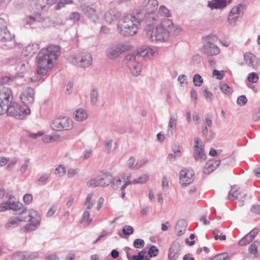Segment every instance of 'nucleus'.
I'll list each match as a JSON object with an SVG mask.
<instances>
[{
	"label": "nucleus",
	"mask_w": 260,
	"mask_h": 260,
	"mask_svg": "<svg viewBox=\"0 0 260 260\" xmlns=\"http://www.w3.org/2000/svg\"><path fill=\"white\" fill-rule=\"evenodd\" d=\"M60 52V47L51 45L47 48L42 49L38 53L37 73L39 75H46L54 66V61Z\"/></svg>",
	"instance_id": "1"
},
{
	"label": "nucleus",
	"mask_w": 260,
	"mask_h": 260,
	"mask_svg": "<svg viewBox=\"0 0 260 260\" xmlns=\"http://www.w3.org/2000/svg\"><path fill=\"white\" fill-rule=\"evenodd\" d=\"M182 30L180 26L174 23L171 19L165 18L148 36L153 42H161L167 41L170 36L178 35Z\"/></svg>",
	"instance_id": "2"
},
{
	"label": "nucleus",
	"mask_w": 260,
	"mask_h": 260,
	"mask_svg": "<svg viewBox=\"0 0 260 260\" xmlns=\"http://www.w3.org/2000/svg\"><path fill=\"white\" fill-rule=\"evenodd\" d=\"M144 14L124 13L118 19L117 27L119 33L124 37L133 36L136 34L143 23Z\"/></svg>",
	"instance_id": "3"
},
{
	"label": "nucleus",
	"mask_w": 260,
	"mask_h": 260,
	"mask_svg": "<svg viewBox=\"0 0 260 260\" xmlns=\"http://www.w3.org/2000/svg\"><path fill=\"white\" fill-rule=\"evenodd\" d=\"M80 8L83 13L94 22H98L102 17L103 11L100 5L83 4L80 6Z\"/></svg>",
	"instance_id": "4"
},
{
	"label": "nucleus",
	"mask_w": 260,
	"mask_h": 260,
	"mask_svg": "<svg viewBox=\"0 0 260 260\" xmlns=\"http://www.w3.org/2000/svg\"><path fill=\"white\" fill-rule=\"evenodd\" d=\"M138 56L135 53H131L126 55L124 58L125 64L131 73L135 76L140 75L142 70V65Z\"/></svg>",
	"instance_id": "5"
},
{
	"label": "nucleus",
	"mask_w": 260,
	"mask_h": 260,
	"mask_svg": "<svg viewBox=\"0 0 260 260\" xmlns=\"http://www.w3.org/2000/svg\"><path fill=\"white\" fill-rule=\"evenodd\" d=\"M69 61L74 65L80 68H86L91 65L92 57L88 52H82L77 55H71L68 58Z\"/></svg>",
	"instance_id": "6"
},
{
	"label": "nucleus",
	"mask_w": 260,
	"mask_h": 260,
	"mask_svg": "<svg viewBox=\"0 0 260 260\" xmlns=\"http://www.w3.org/2000/svg\"><path fill=\"white\" fill-rule=\"evenodd\" d=\"M50 126L53 131H68L73 127V122L67 117H58L51 120Z\"/></svg>",
	"instance_id": "7"
},
{
	"label": "nucleus",
	"mask_w": 260,
	"mask_h": 260,
	"mask_svg": "<svg viewBox=\"0 0 260 260\" xmlns=\"http://www.w3.org/2000/svg\"><path fill=\"white\" fill-rule=\"evenodd\" d=\"M6 112L8 115L13 116L17 119H23L25 116L30 113L29 109L26 110L16 103L10 102L7 105Z\"/></svg>",
	"instance_id": "8"
},
{
	"label": "nucleus",
	"mask_w": 260,
	"mask_h": 260,
	"mask_svg": "<svg viewBox=\"0 0 260 260\" xmlns=\"http://www.w3.org/2000/svg\"><path fill=\"white\" fill-rule=\"evenodd\" d=\"M128 49L127 45L122 44H115L108 47L105 51V54L109 59L115 60Z\"/></svg>",
	"instance_id": "9"
},
{
	"label": "nucleus",
	"mask_w": 260,
	"mask_h": 260,
	"mask_svg": "<svg viewBox=\"0 0 260 260\" xmlns=\"http://www.w3.org/2000/svg\"><path fill=\"white\" fill-rule=\"evenodd\" d=\"M194 171L190 168H184L180 172V183L182 185L187 186L193 181Z\"/></svg>",
	"instance_id": "10"
},
{
	"label": "nucleus",
	"mask_w": 260,
	"mask_h": 260,
	"mask_svg": "<svg viewBox=\"0 0 260 260\" xmlns=\"http://www.w3.org/2000/svg\"><path fill=\"white\" fill-rule=\"evenodd\" d=\"M204 145L202 142H199V139H194V157L196 161L203 162L206 159V154L204 149Z\"/></svg>",
	"instance_id": "11"
},
{
	"label": "nucleus",
	"mask_w": 260,
	"mask_h": 260,
	"mask_svg": "<svg viewBox=\"0 0 260 260\" xmlns=\"http://www.w3.org/2000/svg\"><path fill=\"white\" fill-rule=\"evenodd\" d=\"M21 101L26 105L33 104L35 101V93L34 89L29 87L23 89L20 96Z\"/></svg>",
	"instance_id": "12"
},
{
	"label": "nucleus",
	"mask_w": 260,
	"mask_h": 260,
	"mask_svg": "<svg viewBox=\"0 0 260 260\" xmlns=\"http://www.w3.org/2000/svg\"><path fill=\"white\" fill-rule=\"evenodd\" d=\"M30 5L38 11L46 10L55 4L56 0H29Z\"/></svg>",
	"instance_id": "13"
},
{
	"label": "nucleus",
	"mask_w": 260,
	"mask_h": 260,
	"mask_svg": "<svg viewBox=\"0 0 260 260\" xmlns=\"http://www.w3.org/2000/svg\"><path fill=\"white\" fill-rule=\"evenodd\" d=\"M202 52L209 56L216 55L220 53V49L214 44L207 41L203 46Z\"/></svg>",
	"instance_id": "14"
},
{
	"label": "nucleus",
	"mask_w": 260,
	"mask_h": 260,
	"mask_svg": "<svg viewBox=\"0 0 260 260\" xmlns=\"http://www.w3.org/2000/svg\"><path fill=\"white\" fill-rule=\"evenodd\" d=\"M180 244L179 241L175 240L171 245L168 251V258L170 260H176L179 255Z\"/></svg>",
	"instance_id": "15"
},
{
	"label": "nucleus",
	"mask_w": 260,
	"mask_h": 260,
	"mask_svg": "<svg viewBox=\"0 0 260 260\" xmlns=\"http://www.w3.org/2000/svg\"><path fill=\"white\" fill-rule=\"evenodd\" d=\"M104 18L107 23L112 24L121 18L120 13L116 9L112 8L105 13Z\"/></svg>",
	"instance_id": "16"
},
{
	"label": "nucleus",
	"mask_w": 260,
	"mask_h": 260,
	"mask_svg": "<svg viewBox=\"0 0 260 260\" xmlns=\"http://www.w3.org/2000/svg\"><path fill=\"white\" fill-rule=\"evenodd\" d=\"M158 2L157 0H144L142 3V11L140 12H156Z\"/></svg>",
	"instance_id": "17"
},
{
	"label": "nucleus",
	"mask_w": 260,
	"mask_h": 260,
	"mask_svg": "<svg viewBox=\"0 0 260 260\" xmlns=\"http://www.w3.org/2000/svg\"><path fill=\"white\" fill-rule=\"evenodd\" d=\"M144 14L143 23L144 22L147 25L151 26L157 23L158 21V16L156 12H139Z\"/></svg>",
	"instance_id": "18"
},
{
	"label": "nucleus",
	"mask_w": 260,
	"mask_h": 260,
	"mask_svg": "<svg viewBox=\"0 0 260 260\" xmlns=\"http://www.w3.org/2000/svg\"><path fill=\"white\" fill-rule=\"evenodd\" d=\"M244 59L247 65L252 69H255L259 65L258 58L254 54L250 52L245 53L244 54Z\"/></svg>",
	"instance_id": "19"
},
{
	"label": "nucleus",
	"mask_w": 260,
	"mask_h": 260,
	"mask_svg": "<svg viewBox=\"0 0 260 260\" xmlns=\"http://www.w3.org/2000/svg\"><path fill=\"white\" fill-rule=\"evenodd\" d=\"M243 6L242 5H239L233 8L229 14L228 20L230 23L234 22L243 13Z\"/></svg>",
	"instance_id": "20"
},
{
	"label": "nucleus",
	"mask_w": 260,
	"mask_h": 260,
	"mask_svg": "<svg viewBox=\"0 0 260 260\" xmlns=\"http://www.w3.org/2000/svg\"><path fill=\"white\" fill-rule=\"evenodd\" d=\"M0 99L7 105L9 104L13 99L11 90L6 87H3L0 89Z\"/></svg>",
	"instance_id": "21"
},
{
	"label": "nucleus",
	"mask_w": 260,
	"mask_h": 260,
	"mask_svg": "<svg viewBox=\"0 0 260 260\" xmlns=\"http://www.w3.org/2000/svg\"><path fill=\"white\" fill-rule=\"evenodd\" d=\"M154 53L152 48L144 46L138 49L137 53H134L138 56V58L140 59V57L150 58L153 55Z\"/></svg>",
	"instance_id": "22"
},
{
	"label": "nucleus",
	"mask_w": 260,
	"mask_h": 260,
	"mask_svg": "<svg viewBox=\"0 0 260 260\" xmlns=\"http://www.w3.org/2000/svg\"><path fill=\"white\" fill-rule=\"evenodd\" d=\"M220 163L219 159H212L209 160L205 165L203 172L206 174H209L214 171Z\"/></svg>",
	"instance_id": "23"
},
{
	"label": "nucleus",
	"mask_w": 260,
	"mask_h": 260,
	"mask_svg": "<svg viewBox=\"0 0 260 260\" xmlns=\"http://www.w3.org/2000/svg\"><path fill=\"white\" fill-rule=\"evenodd\" d=\"M231 2V0H212L208 2V6L211 9H222Z\"/></svg>",
	"instance_id": "24"
},
{
	"label": "nucleus",
	"mask_w": 260,
	"mask_h": 260,
	"mask_svg": "<svg viewBox=\"0 0 260 260\" xmlns=\"http://www.w3.org/2000/svg\"><path fill=\"white\" fill-rule=\"evenodd\" d=\"M149 176L146 174H142L137 179H134L132 181H126L121 186V189H125L128 185L131 184H144L146 183L149 179Z\"/></svg>",
	"instance_id": "25"
},
{
	"label": "nucleus",
	"mask_w": 260,
	"mask_h": 260,
	"mask_svg": "<svg viewBox=\"0 0 260 260\" xmlns=\"http://www.w3.org/2000/svg\"><path fill=\"white\" fill-rule=\"evenodd\" d=\"M26 219V218L22 217L10 218L6 223L5 227L8 230L12 229L18 226L21 221H25Z\"/></svg>",
	"instance_id": "26"
},
{
	"label": "nucleus",
	"mask_w": 260,
	"mask_h": 260,
	"mask_svg": "<svg viewBox=\"0 0 260 260\" xmlns=\"http://www.w3.org/2000/svg\"><path fill=\"white\" fill-rule=\"evenodd\" d=\"M98 177L103 187L108 186L112 182V175L108 172H104L102 175L98 176Z\"/></svg>",
	"instance_id": "27"
},
{
	"label": "nucleus",
	"mask_w": 260,
	"mask_h": 260,
	"mask_svg": "<svg viewBox=\"0 0 260 260\" xmlns=\"http://www.w3.org/2000/svg\"><path fill=\"white\" fill-rule=\"evenodd\" d=\"M187 227L186 221L184 219H180L177 222L175 226V232L178 236L182 235L185 232Z\"/></svg>",
	"instance_id": "28"
},
{
	"label": "nucleus",
	"mask_w": 260,
	"mask_h": 260,
	"mask_svg": "<svg viewBox=\"0 0 260 260\" xmlns=\"http://www.w3.org/2000/svg\"><path fill=\"white\" fill-rule=\"evenodd\" d=\"M177 116L172 115L170 117L168 129V135L172 136L174 134L173 131L176 129L177 126Z\"/></svg>",
	"instance_id": "29"
},
{
	"label": "nucleus",
	"mask_w": 260,
	"mask_h": 260,
	"mask_svg": "<svg viewBox=\"0 0 260 260\" xmlns=\"http://www.w3.org/2000/svg\"><path fill=\"white\" fill-rule=\"evenodd\" d=\"M9 209L12 210L16 212H19L20 213H23L26 210V208L23 207V205L20 202H11L8 201Z\"/></svg>",
	"instance_id": "30"
},
{
	"label": "nucleus",
	"mask_w": 260,
	"mask_h": 260,
	"mask_svg": "<svg viewBox=\"0 0 260 260\" xmlns=\"http://www.w3.org/2000/svg\"><path fill=\"white\" fill-rule=\"evenodd\" d=\"M75 119L78 121H82L88 117V114L86 111L83 109H79L76 110L74 113Z\"/></svg>",
	"instance_id": "31"
},
{
	"label": "nucleus",
	"mask_w": 260,
	"mask_h": 260,
	"mask_svg": "<svg viewBox=\"0 0 260 260\" xmlns=\"http://www.w3.org/2000/svg\"><path fill=\"white\" fill-rule=\"evenodd\" d=\"M239 187L235 185L231 187V190L229 191L228 198L231 201H234L238 198V195L239 194Z\"/></svg>",
	"instance_id": "32"
},
{
	"label": "nucleus",
	"mask_w": 260,
	"mask_h": 260,
	"mask_svg": "<svg viewBox=\"0 0 260 260\" xmlns=\"http://www.w3.org/2000/svg\"><path fill=\"white\" fill-rule=\"evenodd\" d=\"M12 37L7 28L0 30V41L7 42L11 40Z\"/></svg>",
	"instance_id": "33"
},
{
	"label": "nucleus",
	"mask_w": 260,
	"mask_h": 260,
	"mask_svg": "<svg viewBox=\"0 0 260 260\" xmlns=\"http://www.w3.org/2000/svg\"><path fill=\"white\" fill-rule=\"evenodd\" d=\"M259 244V242L255 240L250 245L248 248L249 252L251 254H254V256L256 257H258L257 248Z\"/></svg>",
	"instance_id": "34"
},
{
	"label": "nucleus",
	"mask_w": 260,
	"mask_h": 260,
	"mask_svg": "<svg viewBox=\"0 0 260 260\" xmlns=\"http://www.w3.org/2000/svg\"><path fill=\"white\" fill-rule=\"evenodd\" d=\"M59 135L54 134L53 135H46L42 138V140L45 143H52L57 141L59 139Z\"/></svg>",
	"instance_id": "35"
},
{
	"label": "nucleus",
	"mask_w": 260,
	"mask_h": 260,
	"mask_svg": "<svg viewBox=\"0 0 260 260\" xmlns=\"http://www.w3.org/2000/svg\"><path fill=\"white\" fill-rule=\"evenodd\" d=\"M99 91L96 89H93L90 93V101L92 105H95L98 101Z\"/></svg>",
	"instance_id": "36"
},
{
	"label": "nucleus",
	"mask_w": 260,
	"mask_h": 260,
	"mask_svg": "<svg viewBox=\"0 0 260 260\" xmlns=\"http://www.w3.org/2000/svg\"><path fill=\"white\" fill-rule=\"evenodd\" d=\"M92 221V219L90 217V213L88 210H86L83 213L80 223L85 222L86 226L88 225Z\"/></svg>",
	"instance_id": "37"
},
{
	"label": "nucleus",
	"mask_w": 260,
	"mask_h": 260,
	"mask_svg": "<svg viewBox=\"0 0 260 260\" xmlns=\"http://www.w3.org/2000/svg\"><path fill=\"white\" fill-rule=\"evenodd\" d=\"M87 186L89 187H95L97 186H102V184L100 182V180L99 177L97 176L95 178L90 179L87 182Z\"/></svg>",
	"instance_id": "38"
},
{
	"label": "nucleus",
	"mask_w": 260,
	"mask_h": 260,
	"mask_svg": "<svg viewBox=\"0 0 260 260\" xmlns=\"http://www.w3.org/2000/svg\"><path fill=\"white\" fill-rule=\"evenodd\" d=\"M93 195V192H90L88 194L86 199L85 204L87 205L86 210H88L90 209L95 204V201L92 200L91 198H92Z\"/></svg>",
	"instance_id": "39"
},
{
	"label": "nucleus",
	"mask_w": 260,
	"mask_h": 260,
	"mask_svg": "<svg viewBox=\"0 0 260 260\" xmlns=\"http://www.w3.org/2000/svg\"><path fill=\"white\" fill-rule=\"evenodd\" d=\"M113 140L106 139L104 142V151L107 153H109L115 148H113L112 147Z\"/></svg>",
	"instance_id": "40"
},
{
	"label": "nucleus",
	"mask_w": 260,
	"mask_h": 260,
	"mask_svg": "<svg viewBox=\"0 0 260 260\" xmlns=\"http://www.w3.org/2000/svg\"><path fill=\"white\" fill-rule=\"evenodd\" d=\"M80 19V14L78 12H74L71 13L67 18V20H71L74 23L78 22Z\"/></svg>",
	"instance_id": "41"
},
{
	"label": "nucleus",
	"mask_w": 260,
	"mask_h": 260,
	"mask_svg": "<svg viewBox=\"0 0 260 260\" xmlns=\"http://www.w3.org/2000/svg\"><path fill=\"white\" fill-rule=\"evenodd\" d=\"M203 94L208 102H211L214 98L213 94L206 87L203 91Z\"/></svg>",
	"instance_id": "42"
},
{
	"label": "nucleus",
	"mask_w": 260,
	"mask_h": 260,
	"mask_svg": "<svg viewBox=\"0 0 260 260\" xmlns=\"http://www.w3.org/2000/svg\"><path fill=\"white\" fill-rule=\"evenodd\" d=\"M28 62L25 60H21L17 63L16 69L20 72H23L28 67Z\"/></svg>",
	"instance_id": "43"
},
{
	"label": "nucleus",
	"mask_w": 260,
	"mask_h": 260,
	"mask_svg": "<svg viewBox=\"0 0 260 260\" xmlns=\"http://www.w3.org/2000/svg\"><path fill=\"white\" fill-rule=\"evenodd\" d=\"M193 82L195 86H201L203 83V79L199 74H195L193 77Z\"/></svg>",
	"instance_id": "44"
},
{
	"label": "nucleus",
	"mask_w": 260,
	"mask_h": 260,
	"mask_svg": "<svg viewBox=\"0 0 260 260\" xmlns=\"http://www.w3.org/2000/svg\"><path fill=\"white\" fill-rule=\"evenodd\" d=\"M213 234L215 240H225L226 239L225 235H223L221 231L218 229H215L213 232Z\"/></svg>",
	"instance_id": "45"
},
{
	"label": "nucleus",
	"mask_w": 260,
	"mask_h": 260,
	"mask_svg": "<svg viewBox=\"0 0 260 260\" xmlns=\"http://www.w3.org/2000/svg\"><path fill=\"white\" fill-rule=\"evenodd\" d=\"M49 178V175L47 174H42L37 180V183L38 185H41L46 183L47 180Z\"/></svg>",
	"instance_id": "46"
},
{
	"label": "nucleus",
	"mask_w": 260,
	"mask_h": 260,
	"mask_svg": "<svg viewBox=\"0 0 260 260\" xmlns=\"http://www.w3.org/2000/svg\"><path fill=\"white\" fill-rule=\"evenodd\" d=\"M221 90L226 94H230L232 92V89L225 83H221L220 85Z\"/></svg>",
	"instance_id": "47"
},
{
	"label": "nucleus",
	"mask_w": 260,
	"mask_h": 260,
	"mask_svg": "<svg viewBox=\"0 0 260 260\" xmlns=\"http://www.w3.org/2000/svg\"><path fill=\"white\" fill-rule=\"evenodd\" d=\"M247 80L249 82L256 83L258 80V76L257 73L253 72L248 75Z\"/></svg>",
	"instance_id": "48"
},
{
	"label": "nucleus",
	"mask_w": 260,
	"mask_h": 260,
	"mask_svg": "<svg viewBox=\"0 0 260 260\" xmlns=\"http://www.w3.org/2000/svg\"><path fill=\"white\" fill-rule=\"evenodd\" d=\"M159 13L162 16L166 17H170L171 13L170 11L164 6H161L159 9Z\"/></svg>",
	"instance_id": "49"
},
{
	"label": "nucleus",
	"mask_w": 260,
	"mask_h": 260,
	"mask_svg": "<svg viewBox=\"0 0 260 260\" xmlns=\"http://www.w3.org/2000/svg\"><path fill=\"white\" fill-rule=\"evenodd\" d=\"M121 179L119 177H116L113 178L112 176V180L111 184H112V186L115 189L116 188H118L121 183Z\"/></svg>",
	"instance_id": "50"
},
{
	"label": "nucleus",
	"mask_w": 260,
	"mask_h": 260,
	"mask_svg": "<svg viewBox=\"0 0 260 260\" xmlns=\"http://www.w3.org/2000/svg\"><path fill=\"white\" fill-rule=\"evenodd\" d=\"M73 2L72 0H60L59 3L55 6V9L58 10L61 7H63L65 5L72 4Z\"/></svg>",
	"instance_id": "51"
},
{
	"label": "nucleus",
	"mask_w": 260,
	"mask_h": 260,
	"mask_svg": "<svg viewBox=\"0 0 260 260\" xmlns=\"http://www.w3.org/2000/svg\"><path fill=\"white\" fill-rule=\"evenodd\" d=\"M213 260H230L226 253L217 254L212 258Z\"/></svg>",
	"instance_id": "52"
},
{
	"label": "nucleus",
	"mask_w": 260,
	"mask_h": 260,
	"mask_svg": "<svg viewBox=\"0 0 260 260\" xmlns=\"http://www.w3.org/2000/svg\"><path fill=\"white\" fill-rule=\"evenodd\" d=\"M66 169L62 165L58 166L55 169V173L59 176H63L66 173Z\"/></svg>",
	"instance_id": "53"
},
{
	"label": "nucleus",
	"mask_w": 260,
	"mask_h": 260,
	"mask_svg": "<svg viewBox=\"0 0 260 260\" xmlns=\"http://www.w3.org/2000/svg\"><path fill=\"white\" fill-rule=\"evenodd\" d=\"M134 246L136 248H141L144 246L145 242L141 239H137L134 242Z\"/></svg>",
	"instance_id": "54"
},
{
	"label": "nucleus",
	"mask_w": 260,
	"mask_h": 260,
	"mask_svg": "<svg viewBox=\"0 0 260 260\" xmlns=\"http://www.w3.org/2000/svg\"><path fill=\"white\" fill-rule=\"evenodd\" d=\"M146 252L144 251H141L139 252L138 255H132V257L129 258V260H144V254Z\"/></svg>",
	"instance_id": "55"
},
{
	"label": "nucleus",
	"mask_w": 260,
	"mask_h": 260,
	"mask_svg": "<svg viewBox=\"0 0 260 260\" xmlns=\"http://www.w3.org/2000/svg\"><path fill=\"white\" fill-rule=\"evenodd\" d=\"M79 172V169L78 168L69 169L68 170L67 175L69 178H72L76 175Z\"/></svg>",
	"instance_id": "56"
},
{
	"label": "nucleus",
	"mask_w": 260,
	"mask_h": 260,
	"mask_svg": "<svg viewBox=\"0 0 260 260\" xmlns=\"http://www.w3.org/2000/svg\"><path fill=\"white\" fill-rule=\"evenodd\" d=\"M134 229L130 225H125L123 229L122 232L125 235H130L133 233Z\"/></svg>",
	"instance_id": "57"
},
{
	"label": "nucleus",
	"mask_w": 260,
	"mask_h": 260,
	"mask_svg": "<svg viewBox=\"0 0 260 260\" xmlns=\"http://www.w3.org/2000/svg\"><path fill=\"white\" fill-rule=\"evenodd\" d=\"M158 250L155 246L150 247L148 250V254L150 257L156 256L157 255Z\"/></svg>",
	"instance_id": "58"
},
{
	"label": "nucleus",
	"mask_w": 260,
	"mask_h": 260,
	"mask_svg": "<svg viewBox=\"0 0 260 260\" xmlns=\"http://www.w3.org/2000/svg\"><path fill=\"white\" fill-rule=\"evenodd\" d=\"M135 158L134 157H131L127 161V165L131 169L137 170L136 164L135 165Z\"/></svg>",
	"instance_id": "59"
},
{
	"label": "nucleus",
	"mask_w": 260,
	"mask_h": 260,
	"mask_svg": "<svg viewBox=\"0 0 260 260\" xmlns=\"http://www.w3.org/2000/svg\"><path fill=\"white\" fill-rule=\"evenodd\" d=\"M251 241H252L248 238V236L245 235L239 241L238 244L240 246H244L249 244Z\"/></svg>",
	"instance_id": "60"
},
{
	"label": "nucleus",
	"mask_w": 260,
	"mask_h": 260,
	"mask_svg": "<svg viewBox=\"0 0 260 260\" xmlns=\"http://www.w3.org/2000/svg\"><path fill=\"white\" fill-rule=\"evenodd\" d=\"M15 257H18L19 260H27L26 252H17L14 254Z\"/></svg>",
	"instance_id": "61"
},
{
	"label": "nucleus",
	"mask_w": 260,
	"mask_h": 260,
	"mask_svg": "<svg viewBox=\"0 0 260 260\" xmlns=\"http://www.w3.org/2000/svg\"><path fill=\"white\" fill-rule=\"evenodd\" d=\"M237 102L240 106H244L247 102V99L245 95H240L238 98Z\"/></svg>",
	"instance_id": "62"
},
{
	"label": "nucleus",
	"mask_w": 260,
	"mask_h": 260,
	"mask_svg": "<svg viewBox=\"0 0 260 260\" xmlns=\"http://www.w3.org/2000/svg\"><path fill=\"white\" fill-rule=\"evenodd\" d=\"M224 76L223 71H219L216 70H214L213 71V76L216 77V79L218 80H221L223 78Z\"/></svg>",
	"instance_id": "63"
},
{
	"label": "nucleus",
	"mask_w": 260,
	"mask_h": 260,
	"mask_svg": "<svg viewBox=\"0 0 260 260\" xmlns=\"http://www.w3.org/2000/svg\"><path fill=\"white\" fill-rule=\"evenodd\" d=\"M27 260H31L38 258L39 256L37 252H26Z\"/></svg>",
	"instance_id": "64"
}]
</instances>
